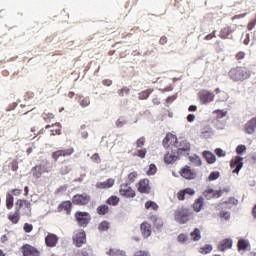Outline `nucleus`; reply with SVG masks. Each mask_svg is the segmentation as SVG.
<instances>
[{
    "mask_svg": "<svg viewBox=\"0 0 256 256\" xmlns=\"http://www.w3.org/2000/svg\"><path fill=\"white\" fill-rule=\"evenodd\" d=\"M74 217L79 227H87L91 223V214L89 212L77 211Z\"/></svg>",
    "mask_w": 256,
    "mask_h": 256,
    "instance_id": "6",
    "label": "nucleus"
},
{
    "mask_svg": "<svg viewBox=\"0 0 256 256\" xmlns=\"http://www.w3.org/2000/svg\"><path fill=\"white\" fill-rule=\"evenodd\" d=\"M185 195H195V190H193V188H186L184 190H180L177 193L178 201H185Z\"/></svg>",
    "mask_w": 256,
    "mask_h": 256,
    "instance_id": "25",
    "label": "nucleus"
},
{
    "mask_svg": "<svg viewBox=\"0 0 256 256\" xmlns=\"http://www.w3.org/2000/svg\"><path fill=\"white\" fill-rule=\"evenodd\" d=\"M230 168L233 169L232 173L239 175V172L243 169V157L235 156L230 162Z\"/></svg>",
    "mask_w": 256,
    "mask_h": 256,
    "instance_id": "11",
    "label": "nucleus"
},
{
    "mask_svg": "<svg viewBox=\"0 0 256 256\" xmlns=\"http://www.w3.org/2000/svg\"><path fill=\"white\" fill-rule=\"evenodd\" d=\"M203 155L207 163L213 164L215 163V161H217V157L215 156V154L211 153L210 151H205Z\"/></svg>",
    "mask_w": 256,
    "mask_h": 256,
    "instance_id": "29",
    "label": "nucleus"
},
{
    "mask_svg": "<svg viewBox=\"0 0 256 256\" xmlns=\"http://www.w3.org/2000/svg\"><path fill=\"white\" fill-rule=\"evenodd\" d=\"M79 103L81 107H89V105H91V99H89V97H80Z\"/></svg>",
    "mask_w": 256,
    "mask_h": 256,
    "instance_id": "42",
    "label": "nucleus"
},
{
    "mask_svg": "<svg viewBox=\"0 0 256 256\" xmlns=\"http://www.w3.org/2000/svg\"><path fill=\"white\" fill-rule=\"evenodd\" d=\"M233 247V240L226 238L219 242L218 249L219 251H225L226 249H231Z\"/></svg>",
    "mask_w": 256,
    "mask_h": 256,
    "instance_id": "24",
    "label": "nucleus"
},
{
    "mask_svg": "<svg viewBox=\"0 0 256 256\" xmlns=\"http://www.w3.org/2000/svg\"><path fill=\"white\" fill-rule=\"evenodd\" d=\"M140 231L144 239H148V237H151V233H153L152 226L149 222H143L140 225Z\"/></svg>",
    "mask_w": 256,
    "mask_h": 256,
    "instance_id": "18",
    "label": "nucleus"
},
{
    "mask_svg": "<svg viewBox=\"0 0 256 256\" xmlns=\"http://www.w3.org/2000/svg\"><path fill=\"white\" fill-rule=\"evenodd\" d=\"M151 221L154 224V227L156 229H161L163 227V219L157 217V216H152Z\"/></svg>",
    "mask_w": 256,
    "mask_h": 256,
    "instance_id": "33",
    "label": "nucleus"
},
{
    "mask_svg": "<svg viewBox=\"0 0 256 256\" xmlns=\"http://www.w3.org/2000/svg\"><path fill=\"white\" fill-rule=\"evenodd\" d=\"M45 129H50V135H52V136L61 135V124H59V123H55L52 125H46Z\"/></svg>",
    "mask_w": 256,
    "mask_h": 256,
    "instance_id": "26",
    "label": "nucleus"
},
{
    "mask_svg": "<svg viewBox=\"0 0 256 256\" xmlns=\"http://www.w3.org/2000/svg\"><path fill=\"white\" fill-rule=\"evenodd\" d=\"M238 251H247L249 248V241L240 239L237 244Z\"/></svg>",
    "mask_w": 256,
    "mask_h": 256,
    "instance_id": "30",
    "label": "nucleus"
},
{
    "mask_svg": "<svg viewBox=\"0 0 256 256\" xmlns=\"http://www.w3.org/2000/svg\"><path fill=\"white\" fill-rule=\"evenodd\" d=\"M245 132L248 135H253L256 131V117L250 119L244 126Z\"/></svg>",
    "mask_w": 256,
    "mask_h": 256,
    "instance_id": "21",
    "label": "nucleus"
},
{
    "mask_svg": "<svg viewBox=\"0 0 256 256\" xmlns=\"http://www.w3.org/2000/svg\"><path fill=\"white\" fill-rule=\"evenodd\" d=\"M130 92L131 89H129L128 87H123L122 89L118 90V95L119 97H125V95H129Z\"/></svg>",
    "mask_w": 256,
    "mask_h": 256,
    "instance_id": "44",
    "label": "nucleus"
},
{
    "mask_svg": "<svg viewBox=\"0 0 256 256\" xmlns=\"http://www.w3.org/2000/svg\"><path fill=\"white\" fill-rule=\"evenodd\" d=\"M247 151V147L245 145H239L236 148L237 155H243Z\"/></svg>",
    "mask_w": 256,
    "mask_h": 256,
    "instance_id": "47",
    "label": "nucleus"
},
{
    "mask_svg": "<svg viewBox=\"0 0 256 256\" xmlns=\"http://www.w3.org/2000/svg\"><path fill=\"white\" fill-rule=\"evenodd\" d=\"M178 157L177 155L173 154V153H167L164 156V162L167 163L168 165L171 163H175V161H177Z\"/></svg>",
    "mask_w": 256,
    "mask_h": 256,
    "instance_id": "32",
    "label": "nucleus"
},
{
    "mask_svg": "<svg viewBox=\"0 0 256 256\" xmlns=\"http://www.w3.org/2000/svg\"><path fill=\"white\" fill-rule=\"evenodd\" d=\"M190 237H192V241H200L201 240V230L199 228H195L193 232L190 233Z\"/></svg>",
    "mask_w": 256,
    "mask_h": 256,
    "instance_id": "35",
    "label": "nucleus"
},
{
    "mask_svg": "<svg viewBox=\"0 0 256 256\" xmlns=\"http://www.w3.org/2000/svg\"><path fill=\"white\" fill-rule=\"evenodd\" d=\"M213 251V246L210 244H206L204 247H201L199 249V253H202V255H207V253H210Z\"/></svg>",
    "mask_w": 256,
    "mask_h": 256,
    "instance_id": "41",
    "label": "nucleus"
},
{
    "mask_svg": "<svg viewBox=\"0 0 256 256\" xmlns=\"http://www.w3.org/2000/svg\"><path fill=\"white\" fill-rule=\"evenodd\" d=\"M229 203H232V205H237L239 201L235 198H230L229 201L224 202V205H229Z\"/></svg>",
    "mask_w": 256,
    "mask_h": 256,
    "instance_id": "62",
    "label": "nucleus"
},
{
    "mask_svg": "<svg viewBox=\"0 0 256 256\" xmlns=\"http://www.w3.org/2000/svg\"><path fill=\"white\" fill-rule=\"evenodd\" d=\"M72 169H73V167L71 166L69 161L64 160L63 162H61V164L58 168V172L60 175H69V173H71Z\"/></svg>",
    "mask_w": 256,
    "mask_h": 256,
    "instance_id": "20",
    "label": "nucleus"
},
{
    "mask_svg": "<svg viewBox=\"0 0 256 256\" xmlns=\"http://www.w3.org/2000/svg\"><path fill=\"white\" fill-rule=\"evenodd\" d=\"M73 243L76 247H83L87 243V234H85L84 230L77 231L73 235Z\"/></svg>",
    "mask_w": 256,
    "mask_h": 256,
    "instance_id": "7",
    "label": "nucleus"
},
{
    "mask_svg": "<svg viewBox=\"0 0 256 256\" xmlns=\"http://www.w3.org/2000/svg\"><path fill=\"white\" fill-rule=\"evenodd\" d=\"M139 176V174H137V172H131L128 174V181L129 183H133L135 181V179H137V177Z\"/></svg>",
    "mask_w": 256,
    "mask_h": 256,
    "instance_id": "49",
    "label": "nucleus"
},
{
    "mask_svg": "<svg viewBox=\"0 0 256 256\" xmlns=\"http://www.w3.org/2000/svg\"><path fill=\"white\" fill-rule=\"evenodd\" d=\"M113 185H115V179L109 178L104 182H98L96 184V188L97 189H111V187H113Z\"/></svg>",
    "mask_w": 256,
    "mask_h": 256,
    "instance_id": "22",
    "label": "nucleus"
},
{
    "mask_svg": "<svg viewBox=\"0 0 256 256\" xmlns=\"http://www.w3.org/2000/svg\"><path fill=\"white\" fill-rule=\"evenodd\" d=\"M177 141V138L173 134H167L166 137L163 139L164 147H169L171 143Z\"/></svg>",
    "mask_w": 256,
    "mask_h": 256,
    "instance_id": "28",
    "label": "nucleus"
},
{
    "mask_svg": "<svg viewBox=\"0 0 256 256\" xmlns=\"http://www.w3.org/2000/svg\"><path fill=\"white\" fill-rule=\"evenodd\" d=\"M255 25H256V16L255 19L251 20L248 25H247V30L248 31H253V29H255Z\"/></svg>",
    "mask_w": 256,
    "mask_h": 256,
    "instance_id": "53",
    "label": "nucleus"
},
{
    "mask_svg": "<svg viewBox=\"0 0 256 256\" xmlns=\"http://www.w3.org/2000/svg\"><path fill=\"white\" fill-rule=\"evenodd\" d=\"M136 157H140V159H145V156L147 155V149H140L137 150V152L134 154Z\"/></svg>",
    "mask_w": 256,
    "mask_h": 256,
    "instance_id": "45",
    "label": "nucleus"
},
{
    "mask_svg": "<svg viewBox=\"0 0 256 256\" xmlns=\"http://www.w3.org/2000/svg\"><path fill=\"white\" fill-rule=\"evenodd\" d=\"M109 227H111V224H109V222L107 221H102L99 225H98V230L103 233V231H109Z\"/></svg>",
    "mask_w": 256,
    "mask_h": 256,
    "instance_id": "38",
    "label": "nucleus"
},
{
    "mask_svg": "<svg viewBox=\"0 0 256 256\" xmlns=\"http://www.w3.org/2000/svg\"><path fill=\"white\" fill-rule=\"evenodd\" d=\"M198 97L203 105H207V103H211L215 99V94L209 90H201L198 93Z\"/></svg>",
    "mask_w": 256,
    "mask_h": 256,
    "instance_id": "9",
    "label": "nucleus"
},
{
    "mask_svg": "<svg viewBox=\"0 0 256 256\" xmlns=\"http://www.w3.org/2000/svg\"><path fill=\"white\" fill-rule=\"evenodd\" d=\"M91 161H93V163H101V156H99V153H94L91 157Z\"/></svg>",
    "mask_w": 256,
    "mask_h": 256,
    "instance_id": "50",
    "label": "nucleus"
},
{
    "mask_svg": "<svg viewBox=\"0 0 256 256\" xmlns=\"http://www.w3.org/2000/svg\"><path fill=\"white\" fill-rule=\"evenodd\" d=\"M145 209H152V211H158L159 205L157 204V202L149 200L145 203Z\"/></svg>",
    "mask_w": 256,
    "mask_h": 256,
    "instance_id": "36",
    "label": "nucleus"
},
{
    "mask_svg": "<svg viewBox=\"0 0 256 256\" xmlns=\"http://www.w3.org/2000/svg\"><path fill=\"white\" fill-rule=\"evenodd\" d=\"M151 93H153V90L152 89H147V90H144L142 92H140L138 94V99H140L141 101L147 99L149 97V95H151Z\"/></svg>",
    "mask_w": 256,
    "mask_h": 256,
    "instance_id": "37",
    "label": "nucleus"
},
{
    "mask_svg": "<svg viewBox=\"0 0 256 256\" xmlns=\"http://www.w3.org/2000/svg\"><path fill=\"white\" fill-rule=\"evenodd\" d=\"M235 59H236V61H243V59H245V52L240 51V52L236 53Z\"/></svg>",
    "mask_w": 256,
    "mask_h": 256,
    "instance_id": "54",
    "label": "nucleus"
},
{
    "mask_svg": "<svg viewBox=\"0 0 256 256\" xmlns=\"http://www.w3.org/2000/svg\"><path fill=\"white\" fill-rule=\"evenodd\" d=\"M42 117L46 123H49L51 121V119H55V115L53 113H49V112L48 113L44 112L42 114Z\"/></svg>",
    "mask_w": 256,
    "mask_h": 256,
    "instance_id": "43",
    "label": "nucleus"
},
{
    "mask_svg": "<svg viewBox=\"0 0 256 256\" xmlns=\"http://www.w3.org/2000/svg\"><path fill=\"white\" fill-rule=\"evenodd\" d=\"M215 37H217V36L215 35V30H214V31H212V33L206 35L204 37V39H205V41H211V39H215Z\"/></svg>",
    "mask_w": 256,
    "mask_h": 256,
    "instance_id": "59",
    "label": "nucleus"
},
{
    "mask_svg": "<svg viewBox=\"0 0 256 256\" xmlns=\"http://www.w3.org/2000/svg\"><path fill=\"white\" fill-rule=\"evenodd\" d=\"M213 114L216 115V120L223 119V117H227V111L224 110H214Z\"/></svg>",
    "mask_w": 256,
    "mask_h": 256,
    "instance_id": "40",
    "label": "nucleus"
},
{
    "mask_svg": "<svg viewBox=\"0 0 256 256\" xmlns=\"http://www.w3.org/2000/svg\"><path fill=\"white\" fill-rule=\"evenodd\" d=\"M161 45H167V36H162L159 40Z\"/></svg>",
    "mask_w": 256,
    "mask_h": 256,
    "instance_id": "63",
    "label": "nucleus"
},
{
    "mask_svg": "<svg viewBox=\"0 0 256 256\" xmlns=\"http://www.w3.org/2000/svg\"><path fill=\"white\" fill-rule=\"evenodd\" d=\"M219 216L221 217V219H225V221L231 219V213H229L228 211H221Z\"/></svg>",
    "mask_w": 256,
    "mask_h": 256,
    "instance_id": "48",
    "label": "nucleus"
},
{
    "mask_svg": "<svg viewBox=\"0 0 256 256\" xmlns=\"http://www.w3.org/2000/svg\"><path fill=\"white\" fill-rule=\"evenodd\" d=\"M215 153H216V155H217L218 157H225V155H226L225 151H223V149H221V148H217V149L215 150Z\"/></svg>",
    "mask_w": 256,
    "mask_h": 256,
    "instance_id": "60",
    "label": "nucleus"
},
{
    "mask_svg": "<svg viewBox=\"0 0 256 256\" xmlns=\"http://www.w3.org/2000/svg\"><path fill=\"white\" fill-rule=\"evenodd\" d=\"M146 143V140H145V137H141L139 138L137 141H136V147L139 149L141 147H143V145H145Z\"/></svg>",
    "mask_w": 256,
    "mask_h": 256,
    "instance_id": "51",
    "label": "nucleus"
},
{
    "mask_svg": "<svg viewBox=\"0 0 256 256\" xmlns=\"http://www.w3.org/2000/svg\"><path fill=\"white\" fill-rule=\"evenodd\" d=\"M187 239L188 238L186 234H180L177 237V241H179V243H186Z\"/></svg>",
    "mask_w": 256,
    "mask_h": 256,
    "instance_id": "57",
    "label": "nucleus"
},
{
    "mask_svg": "<svg viewBox=\"0 0 256 256\" xmlns=\"http://www.w3.org/2000/svg\"><path fill=\"white\" fill-rule=\"evenodd\" d=\"M120 201L121 199L118 196L113 195L106 200V203L107 205H112V207H116V205H119Z\"/></svg>",
    "mask_w": 256,
    "mask_h": 256,
    "instance_id": "31",
    "label": "nucleus"
},
{
    "mask_svg": "<svg viewBox=\"0 0 256 256\" xmlns=\"http://www.w3.org/2000/svg\"><path fill=\"white\" fill-rule=\"evenodd\" d=\"M219 175H220L219 172H212L209 175L208 179H209V181H215V180L219 179Z\"/></svg>",
    "mask_w": 256,
    "mask_h": 256,
    "instance_id": "55",
    "label": "nucleus"
},
{
    "mask_svg": "<svg viewBox=\"0 0 256 256\" xmlns=\"http://www.w3.org/2000/svg\"><path fill=\"white\" fill-rule=\"evenodd\" d=\"M119 193L122 197H125L126 199H133L137 195L135 190H133L131 186H129V184H122L120 186Z\"/></svg>",
    "mask_w": 256,
    "mask_h": 256,
    "instance_id": "8",
    "label": "nucleus"
},
{
    "mask_svg": "<svg viewBox=\"0 0 256 256\" xmlns=\"http://www.w3.org/2000/svg\"><path fill=\"white\" fill-rule=\"evenodd\" d=\"M74 153H75V149H73V148L56 150L52 153V159L54 161H59V159H61V157H70V155H72Z\"/></svg>",
    "mask_w": 256,
    "mask_h": 256,
    "instance_id": "10",
    "label": "nucleus"
},
{
    "mask_svg": "<svg viewBox=\"0 0 256 256\" xmlns=\"http://www.w3.org/2000/svg\"><path fill=\"white\" fill-rule=\"evenodd\" d=\"M58 213L65 211L66 215H71V211H73V202L70 200L62 201L57 207Z\"/></svg>",
    "mask_w": 256,
    "mask_h": 256,
    "instance_id": "14",
    "label": "nucleus"
},
{
    "mask_svg": "<svg viewBox=\"0 0 256 256\" xmlns=\"http://www.w3.org/2000/svg\"><path fill=\"white\" fill-rule=\"evenodd\" d=\"M23 207L26 209L24 215L31 217V202H29V200L18 199L15 203V213L8 215V219L11 223H14L15 225L16 223H19V219H21L20 211Z\"/></svg>",
    "mask_w": 256,
    "mask_h": 256,
    "instance_id": "1",
    "label": "nucleus"
},
{
    "mask_svg": "<svg viewBox=\"0 0 256 256\" xmlns=\"http://www.w3.org/2000/svg\"><path fill=\"white\" fill-rule=\"evenodd\" d=\"M139 193H145L149 195L151 193V186L149 185V179H142L138 183Z\"/></svg>",
    "mask_w": 256,
    "mask_h": 256,
    "instance_id": "17",
    "label": "nucleus"
},
{
    "mask_svg": "<svg viewBox=\"0 0 256 256\" xmlns=\"http://www.w3.org/2000/svg\"><path fill=\"white\" fill-rule=\"evenodd\" d=\"M51 171V166H49V161L44 164H38L31 169V174L34 179H41L43 173H49Z\"/></svg>",
    "mask_w": 256,
    "mask_h": 256,
    "instance_id": "4",
    "label": "nucleus"
},
{
    "mask_svg": "<svg viewBox=\"0 0 256 256\" xmlns=\"http://www.w3.org/2000/svg\"><path fill=\"white\" fill-rule=\"evenodd\" d=\"M23 256H39L41 252L35 246L25 244L21 248Z\"/></svg>",
    "mask_w": 256,
    "mask_h": 256,
    "instance_id": "12",
    "label": "nucleus"
},
{
    "mask_svg": "<svg viewBox=\"0 0 256 256\" xmlns=\"http://www.w3.org/2000/svg\"><path fill=\"white\" fill-rule=\"evenodd\" d=\"M203 195L206 197V199H219V197L223 195V190H213V188H207L203 192Z\"/></svg>",
    "mask_w": 256,
    "mask_h": 256,
    "instance_id": "16",
    "label": "nucleus"
},
{
    "mask_svg": "<svg viewBox=\"0 0 256 256\" xmlns=\"http://www.w3.org/2000/svg\"><path fill=\"white\" fill-rule=\"evenodd\" d=\"M231 33H233V29H231V26H226L220 30L218 36L220 37V39H233V36L229 37Z\"/></svg>",
    "mask_w": 256,
    "mask_h": 256,
    "instance_id": "23",
    "label": "nucleus"
},
{
    "mask_svg": "<svg viewBox=\"0 0 256 256\" xmlns=\"http://www.w3.org/2000/svg\"><path fill=\"white\" fill-rule=\"evenodd\" d=\"M203 202H204L203 197H199L198 199L195 200L192 207L196 213H199L201 211V209H203Z\"/></svg>",
    "mask_w": 256,
    "mask_h": 256,
    "instance_id": "27",
    "label": "nucleus"
},
{
    "mask_svg": "<svg viewBox=\"0 0 256 256\" xmlns=\"http://www.w3.org/2000/svg\"><path fill=\"white\" fill-rule=\"evenodd\" d=\"M72 203L79 207H86V205L91 203V195L87 193L76 194L72 197Z\"/></svg>",
    "mask_w": 256,
    "mask_h": 256,
    "instance_id": "5",
    "label": "nucleus"
},
{
    "mask_svg": "<svg viewBox=\"0 0 256 256\" xmlns=\"http://www.w3.org/2000/svg\"><path fill=\"white\" fill-rule=\"evenodd\" d=\"M193 217V211L186 207H180L174 211V220L176 223H179V225L189 223Z\"/></svg>",
    "mask_w": 256,
    "mask_h": 256,
    "instance_id": "2",
    "label": "nucleus"
},
{
    "mask_svg": "<svg viewBox=\"0 0 256 256\" xmlns=\"http://www.w3.org/2000/svg\"><path fill=\"white\" fill-rule=\"evenodd\" d=\"M228 75L232 81H245L251 77V71L247 67L237 66L229 70Z\"/></svg>",
    "mask_w": 256,
    "mask_h": 256,
    "instance_id": "3",
    "label": "nucleus"
},
{
    "mask_svg": "<svg viewBox=\"0 0 256 256\" xmlns=\"http://www.w3.org/2000/svg\"><path fill=\"white\" fill-rule=\"evenodd\" d=\"M57 243H59V237L53 233H49L45 237L46 247H57Z\"/></svg>",
    "mask_w": 256,
    "mask_h": 256,
    "instance_id": "19",
    "label": "nucleus"
},
{
    "mask_svg": "<svg viewBox=\"0 0 256 256\" xmlns=\"http://www.w3.org/2000/svg\"><path fill=\"white\" fill-rule=\"evenodd\" d=\"M127 124V120L120 118L116 121V127L121 128L123 125Z\"/></svg>",
    "mask_w": 256,
    "mask_h": 256,
    "instance_id": "56",
    "label": "nucleus"
},
{
    "mask_svg": "<svg viewBox=\"0 0 256 256\" xmlns=\"http://www.w3.org/2000/svg\"><path fill=\"white\" fill-rule=\"evenodd\" d=\"M135 256H149V253L146 251H138L135 253Z\"/></svg>",
    "mask_w": 256,
    "mask_h": 256,
    "instance_id": "64",
    "label": "nucleus"
},
{
    "mask_svg": "<svg viewBox=\"0 0 256 256\" xmlns=\"http://www.w3.org/2000/svg\"><path fill=\"white\" fill-rule=\"evenodd\" d=\"M175 143L178 155H183L191 151V144L187 140H181L180 142L176 140Z\"/></svg>",
    "mask_w": 256,
    "mask_h": 256,
    "instance_id": "13",
    "label": "nucleus"
},
{
    "mask_svg": "<svg viewBox=\"0 0 256 256\" xmlns=\"http://www.w3.org/2000/svg\"><path fill=\"white\" fill-rule=\"evenodd\" d=\"M157 173V166L155 164H150L147 171V175H155Z\"/></svg>",
    "mask_w": 256,
    "mask_h": 256,
    "instance_id": "46",
    "label": "nucleus"
},
{
    "mask_svg": "<svg viewBox=\"0 0 256 256\" xmlns=\"http://www.w3.org/2000/svg\"><path fill=\"white\" fill-rule=\"evenodd\" d=\"M96 211L98 215H107V213H109V206H107L106 204H102L97 207Z\"/></svg>",
    "mask_w": 256,
    "mask_h": 256,
    "instance_id": "34",
    "label": "nucleus"
},
{
    "mask_svg": "<svg viewBox=\"0 0 256 256\" xmlns=\"http://www.w3.org/2000/svg\"><path fill=\"white\" fill-rule=\"evenodd\" d=\"M13 201H14L13 194L8 193L6 195V207H7V209H13Z\"/></svg>",
    "mask_w": 256,
    "mask_h": 256,
    "instance_id": "39",
    "label": "nucleus"
},
{
    "mask_svg": "<svg viewBox=\"0 0 256 256\" xmlns=\"http://www.w3.org/2000/svg\"><path fill=\"white\" fill-rule=\"evenodd\" d=\"M180 175L181 177H183L184 179H195L197 177V172H195L194 169H191V167L189 166H185L184 168H182L180 170Z\"/></svg>",
    "mask_w": 256,
    "mask_h": 256,
    "instance_id": "15",
    "label": "nucleus"
},
{
    "mask_svg": "<svg viewBox=\"0 0 256 256\" xmlns=\"http://www.w3.org/2000/svg\"><path fill=\"white\" fill-rule=\"evenodd\" d=\"M10 169L11 171H17V169H19V162L17 160H13L10 163Z\"/></svg>",
    "mask_w": 256,
    "mask_h": 256,
    "instance_id": "52",
    "label": "nucleus"
},
{
    "mask_svg": "<svg viewBox=\"0 0 256 256\" xmlns=\"http://www.w3.org/2000/svg\"><path fill=\"white\" fill-rule=\"evenodd\" d=\"M117 251H119V249L111 248V249H109V251H107L106 253H107V255H109V256H115V255H117Z\"/></svg>",
    "mask_w": 256,
    "mask_h": 256,
    "instance_id": "61",
    "label": "nucleus"
},
{
    "mask_svg": "<svg viewBox=\"0 0 256 256\" xmlns=\"http://www.w3.org/2000/svg\"><path fill=\"white\" fill-rule=\"evenodd\" d=\"M24 231L25 233H31L33 231V225L29 223L24 224Z\"/></svg>",
    "mask_w": 256,
    "mask_h": 256,
    "instance_id": "58",
    "label": "nucleus"
}]
</instances>
